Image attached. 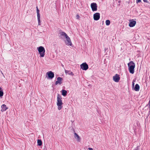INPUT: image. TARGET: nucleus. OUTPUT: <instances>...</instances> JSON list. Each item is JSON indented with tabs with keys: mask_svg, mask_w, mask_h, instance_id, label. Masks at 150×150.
<instances>
[{
	"mask_svg": "<svg viewBox=\"0 0 150 150\" xmlns=\"http://www.w3.org/2000/svg\"><path fill=\"white\" fill-rule=\"evenodd\" d=\"M62 98L61 96L58 93L57 95V104L58 106V109L60 110L62 108V105L63 103L62 100Z\"/></svg>",
	"mask_w": 150,
	"mask_h": 150,
	"instance_id": "f257e3e1",
	"label": "nucleus"
},
{
	"mask_svg": "<svg viewBox=\"0 0 150 150\" xmlns=\"http://www.w3.org/2000/svg\"><path fill=\"white\" fill-rule=\"evenodd\" d=\"M128 66L129 72L132 74H133L134 73V69L135 67L134 63L133 61H131L128 64Z\"/></svg>",
	"mask_w": 150,
	"mask_h": 150,
	"instance_id": "f03ea898",
	"label": "nucleus"
},
{
	"mask_svg": "<svg viewBox=\"0 0 150 150\" xmlns=\"http://www.w3.org/2000/svg\"><path fill=\"white\" fill-rule=\"evenodd\" d=\"M38 51L41 57H43L45 55V50L44 48L42 46H40L37 48Z\"/></svg>",
	"mask_w": 150,
	"mask_h": 150,
	"instance_id": "7ed1b4c3",
	"label": "nucleus"
},
{
	"mask_svg": "<svg viewBox=\"0 0 150 150\" xmlns=\"http://www.w3.org/2000/svg\"><path fill=\"white\" fill-rule=\"evenodd\" d=\"M46 74V77L48 79H52L54 77V74L51 71H50L47 72V73Z\"/></svg>",
	"mask_w": 150,
	"mask_h": 150,
	"instance_id": "20e7f679",
	"label": "nucleus"
},
{
	"mask_svg": "<svg viewBox=\"0 0 150 150\" xmlns=\"http://www.w3.org/2000/svg\"><path fill=\"white\" fill-rule=\"evenodd\" d=\"M65 38L66 40L65 41V42L66 45H69L71 47H73V45L72 43L70 38L68 36V37H67Z\"/></svg>",
	"mask_w": 150,
	"mask_h": 150,
	"instance_id": "39448f33",
	"label": "nucleus"
},
{
	"mask_svg": "<svg viewBox=\"0 0 150 150\" xmlns=\"http://www.w3.org/2000/svg\"><path fill=\"white\" fill-rule=\"evenodd\" d=\"M81 68L84 70H86L88 68V65L86 62L83 63L80 65Z\"/></svg>",
	"mask_w": 150,
	"mask_h": 150,
	"instance_id": "423d86ee",
	"label": "nucleus"
},
{
	"mask_svg": "<svg viewBox=\"0 0 150 150\" xmlns=\"http://www.w3.org/2000/svg\"><path fill=\"white\" fill-rule=\"evenodd\" d=\"M91 6L92 10L93 11H96L97 10V4L95 3H92L91 4Z\"/></svg>",
	"mask_w": 150,
	"mask_h": 150,
	"instance_id": "0eeeda50",
	"label": "nucleus"
},
{
	"mask_svg": "<svg viewBox=\"0 0 150 150\" xmlns=\"http://www.w3.org/2000/svg\"><path fill=\"white\" fill-rule=\"evenodd\" d=\"M120 79V75L117 74H116L115 76L113 77V80L116 82H118Z\"/></svg>",
	"mask_w": 150,
	"mask_h": 150,
	"instance_id": "6e6552de",
	"label": "nucleus"
},
{
	"mask_svg": "<svg viewBox=\"0 0 150 150\" xmlns=\"http://www.w3.org/2000/svg\"><path fill=\"white\" fill-rule=\"evenodd\" d=\"M36 11H37V18H38V25H40V11L39 10L38 6L36 7Z\"/></svg>",
	"mask_w": 150,
	"mask_h": 150,
	"instance_id": "1a4fd4ad",
	"label": "nucleus"
},
{
	"mask_svg": "<svg viewBox=\"0 0 150 150\" xmlns=\"http://www.w3.org/2000/svg\"><path fill=\"white\" fill-rule=\"evenodd\" d=\"M100 18V14L99 13H96L93 15V19L95 21H98Z\"/></svg>",
	"mask_w": 150,
	"mask_h": 150,
	"instance_id": "9d476101",
	"label": "nucleus"
},
{
	"mask_svg": "<svg viewBox=\"0 0 150 150\" xmlns=\"http://www.w3.org/2000/svg\"><path fill=\"white\" fill-rule=\"evenodd\" d=\"M130 22L129 25L130 27H132L134 26L136 23V21H134L133 19H132L129 21Z\"/></svg>",
	"mask_w": 150,
	"mask_h": 150,
	"instance_id": "9b49d317",
	"label": "nucleus"
},
{
	"mask_svg": "<svg viewBox=\"0 0 150 150\" xmlns=\"http://www.w3.org/2000/svg\"><path fill=\"white\" fill-rule=\"evenodd\" d=\"M57 81L55 82V84L56 85H57L59 83V84H61L62 83V81L63 80V79L62 78L59 77L57 79Z\"/></svg>",
	"mask_w": 150,
	"mask_h": 150,
	"instance_id": "f8f14e48",
	"label": "nucleus"
},
{
	"mask_svg": "<svg viewBox=\"0 0 150 150\" xmlns=\"http://www.w3.org/2000/svg\"><path fill=\"white\" fill-rule=\"evenodd\" d=\"M59 34H60V35H59V37L62 39H63L62 36H63L65 38L68 36L67 34L64 32H60Z\"/></svg>",
	"mask_w": 150,
	"mask_h": 150,
	"instance_id": "ddd939ff",
	"label": "nucleus"
},
{
	"mask_svg": "<svg viewBox=\"0 0 150 150\" xmlns=\"http://www.w3.org/2000/svg\"><path fill=\"white\" fill-rule=\"evenodd\" d=\"M1 111L2 112H4L8 109V107H7L5 104H4L2 105L1 106Z\"/></svg>",
	"mask_w": 150,
	"mask_h": 150,
	"instance_id": "4468645a",
	"label": "nucleus"
},
{
	"mask_svg": "<svg viewBox=\"0 0 150 150\" xmlns=\"http://www.w3.org/2000/svg\"><path fill=\"white\" fill-rule=\"evenodd\" d=\"M74 138L76 139L77 141L79 142L81 141L80 137L76 133H74Z\"/></svg>",
	"mask_w": 150,
	"mask_h": 150,
	"instance_id": "2eb2a0df",
	"label": "nucleus"
},
{
	"mask_svg": "<svg viewBox=\"0 0 150 150\" xmlns=\"http://www.w3.org/2000/svg\"><path fill=\"white\" fill-rule=\"evenodd\" d=\"M65 72L66 74H67L69 75L73 76L74 75V74L71 71H70L65 69Z\"/></svg>",
	"mask_w": 150,
	"mask_h": 150,
	"instance_id": "dca6fc26",
	"label": "nucleus"
},
{
	"mask_svg": "<svg viewBox=\"0 0 150 150\" xmlns=\"http://www.w3.org/2000/svg\"><path fill=\"white\" fill-rule=\"evenodd\" d=\"M140 86L138 84H136L134 87V90L136 91H139V90Z\"/></svg>",
	"mask_w": 150,
	"mask_h": 150,
	"instance_id": "f3484780",
	"label": "nucleus"
},
{
	"mask_svg": "<svg viewBox=\"0 0 150 150\" xmlns=\"http://www.w3.org/2000/svg\"><path fill=\"white\" fill-rule=\"evenodd\" d=\"M62 95L64 96H66L67 94V91L65 90H62L61 91Z\"/></svg>",
	"mask_w": 150,
	"mask_h": 150,
	"instance_id": "a211bd4d",
	"label": "nucleus"
},
{
	"mask_svg": "<svg viewBox=\"0 0 150 150\" xmlns=\"http://www.w3.org/2000/svg\"><path fill=\"white\" fill-rule=\"evenodd\" d=\"M38 145L39 146H41L42 145V142L41 139H38L37 140Z\"/></svg>",
	"mask_w": 150,
	"mask_h": 150,
	"instance_id": "6ab92c4d",
	"label": "nucleus"
},
{
	"mask_svg": "<svg viewBox=\"0 0 150 150\" xmlns=\"http://www.w3.org/2000/svg\"><path fill=\"white\" fill-rule=\"evenodd\" d=\"M4 95V92L1 88L0 87V97H2Z\"/></svg>",
	"mask_w": 150,
	"mask_h": 150,
	"instance_id": "aec40b11",
	"label": "nucleus"
},
{
	"mask_svg": "<svg viewBox=\"0 0 150 150\" xmlns=\"http://www.w3.org/2000/svg\"><path fill=\"white\" fill-rule=\"evenodd\" d=\"M110 21L109 20H107L105 21L106 25L107 26L109 25H110Z\"/></svg>",
	"mask_w": 150,
	"mask_h": 150,
	"instance_id": "412c9836",
	"label": "nucleus"
},
{
	"mask_svg": "<svg viewBox=\"0 0 150 150\" xmlns=\"http://www.w3.org/2000/svg\"><path fill=\"white\" fill-rule=\"evenodd\" d=\"M139 146H138L133 150H139Z\"/></svg>",
	"mask_w": 150,
	"mask_h": 150,
	"instance_id": "4be33fe9",
	"label": "nucleus"
},
{
	"mask_svg": "<svg viewBox=\"0 0 150 150\" xmlns=\"http://www.w3.org/2000/svg\"><path fill=\"white\" fill-rule=\"evenodd\" d=\"M134 80H133L132 81V87L133 88L134 86Z\"/></svg>",
	"mask_w": 150,
	"mask_h": 150,
	"instance_id": "5701e85b",
	"label": "nucleus"
},
{
	"mask_svg": "<svg viewBox=\"0 0 150 150\" xmlns=\"http://www.w3.org/2000/svg\"><path fill=\"white\" fill-rule=\"evenodd\" d=\"M147 106H148L149 107V108H150V99L149 101V103L147 105Z\"/></svg>",
	"mask_w": 150,
	"mask_h": 150,
	"instance_id": "b1692460",
	"label": "nucleus"
},
{
	"mask_svg": "<svg viewBox=\"0 0 150 150\" xmlns=\"http://www.w3.org/2000/svg\"><path fill=\"white\" fill-rule=\"evenodd\" d=\"M76 19H79V18H80V16L79 15L77 14L76 15Z\"/></svg>",
	"mask_w": 150,
	"mask_h": 150,
	"instance_id": "393cba45",
	"label": "nucleus"
},
{
	"mask_svg": "<svg viewBox=\"0 0 150 150\" xmlns=\"http://www.w3.org/2000/svg\"><path fill=\"white\" fill-rule=\"evenodd\" d=\"M143 1L144 2L147 3H149V1H147V0H143Z\"/></svg>",
	"mask_w": 150,
	"mask_h": 150,
	"instance_id": "a878e982",
	"label": "nucleus"
},
{
	"mask_svg": "<svg viewBox=\"0 0 150 150\" xmlns=\"http://www.w3.org/2000/svg\"><path fill=\"white\" fill-rule=\"evenodd\" d=\"M141 0H136V2L137 3H138L141 2Z\"/></svg>",
	"mask_w": 150,
	"mask_h": 150,
	"instance_id": "bb28decb",
	"label": "nucleus"
},
{
	"mask_svg": "<svg viewBox=\"0 0 150 150\" xmlns=\"http://www.w3.org/2000/svg\"><path fill=\"white\" fill-rule=\"evenodd\" d=\"M150 115V108H149V112L147 117H148Z\"/></svg>",
	"mask_w": 150,
	"mask_h": 150,
	"instance_id": "cd10ccee",
	"label": "nucleus"
},
{
	"mask_svg": "<svg viewBox=\"0 0 150 150\" xmlns=\"http://www.w3.org/2000/svg\"><path fill=\"white\" fill-rule=\"evenodd\" d=\"M88 149L89 150H93V149L91 148H88Z\"/></svg>",
	"mask_w": 150,
	"mask_h": 150,
	"instance_id": "c85d7f7f",
	"label": "nucleus"
},
{
	"mask_svg": "<svg viewBox=\"0 0 150 150\" xmlns=\"http://www.w3.org/2000/svg\"><path fill=\"white\" fill-rule=\"evenodd\" d=\"M1 74H2V75H3V76H4V77H5L4 76V75L3 73V72H2V71H1Z\"/></svg>",
	"mask_w": 150,
	"mask_h": 150,
	"instance_id": "c756f323",
	"label": "nucleus"
},
{
	"mask_svg": "<svg viewBox=\"0 0 150 150\" xmlns=\"http://www.w3.org/2000/svg\"><path fill=\"white\" fill-rule=\"evenodd\" d=\"M62 67H64V66L62 64Z\"/></svg>",
	"mask_w": 150,
	"mask_h": 150,
	"instance_id": "7c9ffc66",
	"label": "nucleus"
}]
</instances>
